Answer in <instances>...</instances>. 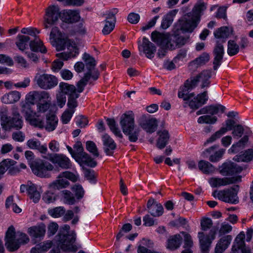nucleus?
Segmentation results:
<instances>
[{"label":"nucleus","mask_w":253,"mask_h":253,"mask_svg":"<svg viewBox=\"0 0 253 253\" xmlns=\"http://www.w3.org/2000/svg\"><path fill=\"white\" fill-rule=\"evenodd\" d=\"M211 77V70H204L197 75L191 81L187 80L184 84V86L181 87L178 92V96L180 98H183L185 101L183 105L184 107L188 106L193 110H196L205 104L208 99L207 91L198 94L196 97H194V93H188V90L195 87L199 82H202L201 87H208L210 84L209 81Z\"/></svg>","instance_id":"obj_1"},{"label":"nucleus","mask_w":253,"mask_h":253,"mask_svg":"<svg viewBox=\"0 0 253 253\" xmlns=\"http://www.w3.org/2000/svg\"><path fill=\"white\" fill-rule=\"evenodd\" d=\"M22 112L25 120L29 124L40 128H44L50 132L55 129L58 122L57 116L53 113H48L46 115L45 123L43 118H39L32 109L30 104L25 103L22 106Z\"/></svg>","instance_id":"obj_2"},{"label":"nucleus","mask_w":253,"mask_h":253,"mask_svg":"<svg viewBox=\"0 0 253 253\" xmlns=\"http://www.w3.org/2000/svg\"><path fill=\"white\" fill-rule=\"evenodd\" d=\"M58 246L63 251L76 252L81 246L76 243L77 233L73 229H71L68 225H64L60 229L58 235L56 237Z\"/></svg>","instance_id":"obj_3"},{"label":"nucleus","mask_w":253,"mask_h":253,"mask_svg":"<svg viewBox=\"0 0 253 253\" xmlns=\"http://www.w3.org/2000/svg\"><path fill=\"white\" fill-rule=\"evenodd\" d=\"M29 241L28 236L20 231H16L13 226H10L5 233V245L10 252L17 250L20 247Z\"/></svg>","instance_id":"obj_4"},{"label":"nucleus","mask_w":253,"mask_h":253,"mask_svg":"<svg viewBox=\"0 0 253 253\" xmlns=\"http://www.w3.org/2000/svg\"><path fill=\"white\" fill-rule=\"evenodd\" d=\"M134 118L132 111H128L121 116L120 125L123 132L128 135V139L131 142L138 139L139 130L134 128Z\"/></svg>","instance_id":"obj_5"},{"label":"nucleus","mask_w":253,"mask_h":253,"mask_svg":"<svg viewBox=\"0 0 253 253\" xmlns=\"http://www.w3.org/2000/svg\"><path fill=\"white\" fill-rule=\"evenodd\" d=\"M199 23L198 16L193 17L190 14L185 15L176 22L174 29L177 32L191 33L197 27Z\"/></svg>","instance_id":"obj_6"},{"label":"nucleus","mask_w":253,"mask_h":253,"mask_svg":"<svg viewBox=\"0 0 253 253\" xmlns=\"http://www.w3.org/2000/svg\"><path fill=\"white\" fill-rule=\"evenodd\" d=\"M36 84L41 88L48 90L56 86L58 80L56 77L48 74H37L34 79Z\"/></svg>","instance_id":"obj_7"},{"label":"nucleus","mask_w":253,"mask_h":253,"mask_svg":"<svg viewBox=\"0 0 253 253\" xmlns=\"http://www.w3.org/2000/svg\"><path fill=\"white\" fill-rule=\"evenodd\" d=\"M217 230L216 228H212L208 235H205L203 232H200L198 233V237L199 240L201 253H209L211 244L215 238Z\"/></svg>","instance_id":"obj_8"},{"label":"nucleus","mask_w":253,"mask_h":253,"mask_svg":"<svg viewBox=\"0 0 253 253\" xmlns=\"http://www.w3.org/2000/svg\"><path fill=\"white\" fill-rule=\"evenodd\" d=\"M239 189V186L236 185L230 189L220 190L217 193V197L218 199L225 202L237 204L239 202L237 197Z\"/></svg>","instance_id":"obj_9"},{"label":"nucleus","mask_w":253,"mask_h":253,"mask_svg":"<svg viewBox=\"0 0 253 253\" xmlns=\"http://www.w3.org/2000/svg\"><path fill=\"white\" fill-rule=\"evenodd\" d=\"M60 17L59 8L57 6L51 5L48 6L45 10L43 17V25L45 28L47 29L55 24Z\"/></svg>","instance_id":"obj_10"},{"label":"nucleus","mask_w":253,"mask_h":253,"mask_svg":"<svg viewBox=\"0 0 253 253\" xmlns=\"http://www.w3.org/2000/svg\"><path fill=\"white\" fill-rule=\"evenodd\" d=\"M31 168L35 174L41 177H46L48 176V171L52 170L53 166L47 162H35L32 164Z\"/></svg>","instance_id":"obj_11"},{"label":"nucleus","mask_w":253,"mask_h":253,"mask_svg":"<svg viewBox=\"0 0 253 253\" xmlns=\"http://www.w3.org/2000/svg\"><path fill=\"white\" fill-rule=\"evenodd\" d=\"M83 59L85 63L84 66L88 71L85 74H89V76L91 77L93 80H96L99 77V73L97 69H95L96 65L95 59L89 54L84 53Z\"/></svg>","instance_id":"obj_12"},{"label":"nucleus","mask_w":253,"mask_h":253,"mask_svg":"<svg viewBox=\"0 0 253 253\" xmlns=\"http://www.w3.org/2000/svg\"><path fill=\"white\" fill-rule=\"evenodd\" d=\"M241 180L242 176L238 175L231 177H212L209 179V182L212 187H217L239 183Z\"/></svg>","instance_id":"obj_13"},{"label":"nucleus","mask_w":253,"mask_h":253,"mask_svg":"<svg viewBox=\"0 0 253 253\" xmlns=\"http://www.w3.org/2000/svg\"><path fill=\"white\" fill-rule=\"evenodd\" d=\"M218 147V145H215L206 149L203 152L204 157H209V160L211 162H217L219 161L224 154L225 150L220 149L217 151H215V150L217 149Z\"/></svg>","instance_id":"obj_14"},{"label":"nucleus","mask_w":253,"mask_h":253,"mask_svg":"<svg viewBox=\"0 0 253 253\" xmlns=\"http://www.w3.org/2000/svg\"><path fill=\"white\" fill-rule=\"evenodd\" d=\"M49 160L63 169H70L72 167L70 159L63 154H55L50 156Z\"/></svg>","instance_id":"obj_15"},{"label":"nucleus","mask_w":253,"mask_h":253,"mask_svg":"<svg viewBox=\"0 0 253 253\" xmlns=\"http://www.w3.org/2000/svg\"><path fill=\"white\" fill-rule=\"evenodd\" d=\"M226 127H222L219 130L213 133L209 138H208L205 143V144L212 143L217 139L220 138L228 130L232 129V127L235 124V122L233 120L228 119L226 121Z\"/></svg>","instance_id":"obj_16"},{"label":"nucleus","mask_w":253,"mask_h":253,"mask_svg":"<svg viewBox=\"0 0 253 253\" xmlns=\"http://www.w3.org/2000/svg\"><path fill=\"white\" fill-rule=\"evenodd\" d=\"M151 39L158 45L166 48H169L168 47L170 43V39L168 34L161 33L156 31H153L151 34Z\"/></svg>","instance_id":"obj_17"},{"label":"nucleus","mask_w":253,"mask_h":253,"mask_svg":"<svg viewBox=\"0 0 253 253\" xmlns=\"http://www.w3.org/2000/svg\"><path fill=\"white\" fill-rule=\"evenodd\" d=\"M147 207L149 212L153 216L159 217L164 213V208L162 204L156 202L153 198L148 201Z\"/></svg>","instance_id":"obj_18"},{"label":"nucleus","mask_w":253,"mask_h":253,"mask_svg":"<svg viewBox=\"0 0 253 253\" xmlns=\"http://www.w3.org/2000/svg\"><path fill=\"white\" fill-rule=\"evenodd\" d=\"M243 168L234 163H224L222 165L220 173L224 176L232 175L241 172Z\"/></svg>","instance_id":"obj_19"},{"label":"nucleus","mask_w":253,"mask_h":253,"mask_svg":"<svg viewBox=\"0 0 253 253\" xmlns=\"http://www.w3.org/2000/svg\"><path fill=\"white\" fill-rule=\"evenodd\" d=\"M224 53L223 46L221 43H219V41H217L213 52L214 55L213 68L214 70H217L218 67L221 65Z\"/></svg>","instance_id":"obj_20"},{"label":"nucleus","mask_w":253,"mask_h":253,"mask_svg":"<svg viewBox=\"0 0 253 253\" xmlns=\"http://www.w3.org/2000/svg\"><path fill=\"white\" fill-rule=\"evenodd\" d=\"M173 39H170V44L168 46L170 50H173L176 47H181L188 41V38L187 37L178 36L179 32H177L175 29L173 30Z\"/></svg>","instance_id":"obj_21"},{"label":"nucleus","mask_w":253,"mask_h":253,"mask_svg":"<svg viewBox=\"0 0 253 253\" xmlns=\"http://www.w3.org/2000/svg\"><path fill=\"white\" fill-rule=\"evenodd\" d=\"M61 17L62 20L67 23L76 22L80 18L79 13L76 10H65L63 11Z\"/></svg>","instance_id":"obj_22"},{"label":"nucleus","mask_w":253,"mask_h":253,"mask_svg":"<svg viewBox=\"0 0 253 253\" xmlns=\"http://www.w3.org/2000/svg\"><path fill=\"white\" fill-rule=\"evenodd\" d=\"M142 47L143 51L147 58L152 59L154 57L156 51V47L146 37H144L142 39Z\"/></svg>","instance_id":"obj_23"},{"label":"nucleus","mask_w":253,"mask_h":253,"mask_svg":"<svg viewBox=\"0 0 253 253\" xmlns=\"http://www.w3.org/2000/svg\"><path fill=\"white\" fill-rule=\"evenodd\" d=\"M183 240V248L184 250L181 253H193L192 248L194 245V242L191 236L185 232H180Z\"/></svg>","instance_id":"obj_24"},{"label":"nucleus","mask_w":253,"mask_h":253,"mask_svg":"<svg viewBox=\"0 0 253 253\" xmlns=\"http://www.w3.org/2000/svg\"><path fill=\"white\" fill-rule=\"evenodd\" d=\"M102 141L104 146V151L107 155H112L114 150L116 148L114 141L108 134H105L102 136Z\"/></svg>","instance_id":"obj_25"},{"label":"nucleus","mask_w":253,"mask_h":253,"mask_svg":"<svg viewBox=\"0 0 253 253\" xmlns=\"http://www.w3.org/2000/svg\"><path fill=\"white\" fill-rule=\"evenodd\" d=\"M209 60V54L206 52H204L198 57L190 62L189 66L191 69L195 70L206 64Z\"/></svg>","instance_id":"obj_26"},{"label":"nucleus","mask_w":253,"mask_h":253,"mask_svg":"<svg viewBox=\"0 0 253 253\" xmlns=\"http://www.w3.org/2000/svg\"><path fill=\"white\" fill-rule=\"evenodd\" d=\"M115 22L116 17L115 14L110 12L106 17L105 24L102 30V33L104 35H108L113 31L115 27Z\"/></svg>","instance_id":"obj_27"},{"label":"nucleus","mask_w":253,"mask_h":253,"mask_svg":"<svg viewBox=\"0 0 253 253\" xmlns=\"http://www.w3.org/2000/svg\"><path fill=\"white\" fill-rule=\"evenodd\" d=\"M230 235H227L221 238L216 245L215 253H222L229 246L232 240Z\"/></svg>","instance_id":"obj_28"},{"label":"nucleus","mask_w":253,"mask_h":253,"mask_svg":"<svg viewBox=\"0 0 253 253\" xmlns=\"http://www.w3.org/2000/svg\"><path fill=\"white\" fill-rule=\"evenodd\" d=\"M7 127H3V129L7 130L13 128L19 129L22 128L23 122L22 117L19 114H17L14 117L9 118L6 125Z\"/></svg>","instance_id":"obj_29"},{"label":"nucleus","mask_w":253,"mask_h":253,"mask_svg":"<svg viewBox=\"0 0 253 253\" xmlns=\"http://www.w3.org/2000/svg\"><path fill=\"white\" fill-rule=\"evenodd\" d=\"M21 98V93L17 91H11L3 95L1 101L5 104H12L17 102Z\"/></svg>","instance_id":"obj_30"},{"label":"nucleus","mask_w":253,"mask_h":253,"mask_svg":"<svg viewBox=\"0 0 253 253\" xmlns=\"http://www.w3.org/2000/svg\"><path fill=\"white\" fill-rule=\"evenodd\" d=\"M159 138L157 141V146L160 149H162L165 147L168 144L169 138V135L168 131L163 130L158 132Z\"/></svg>","instance_id":"obj_31"},{"label":"nucleus","mask_w":253,"mask_h":253,"mask_svg":"<svg viewBox=\"0 0 253 253\" xmlns=\"http://www.w3.org/2000/svg\"><path fill=\"white\" fill-rule=\"evenodd\" d=\"M29 45L32 51H39L42 53H45L47 52L46 48L43 45L42 42L38 38H35L34 40L31 41Z\"/></svg>","instance_id":"obj_32"},{"label":"nucleus","mask_w":253,"mask_h":253,"mask_svg":"<svg viewBox=\"0 0 253 253\" xmlns=\"http://www.w3.org/2000/svg\"><path fill=\"white\" fill-rule=\"evenodd\" d=\"M182 237L181 234H177L171 236L167 242V248L174 250L178 248L181 243Z\"/></svg>","instance_id":"obj_33"},{"label":"nucleus","mask_w":253,"mask_h":253,"mask_svg":"<svg viewBox=\"0 0 253 253\" xmlns=\"http://www.w3.org/2000/svg\"><path fill=\"white\" fill-rule=\"evenodd\" d=\"M140 126L147 132L152 133L154 132L157 128V120L154 118L146 120L140 123Z\"/></svg>","instance_id":"obj_34"},{"label":"nucleus","mask_w":253,"mask_h":253,"mask_svg":"<svg viewBox=\"0 0 253 253\" xmlns=\"http://www.w3.org/2000/svg\"><path fill=\"white\" fill-rule=\"evenodd\" d=\"M68 50L69 52L59 53L56 54V56L63 60H67L71 58L75 57L79 54L78 49L75 46H70V48L68 47Z\"/></svg>","instance_id":"obj_35"},{"label":"nucleus","mask_w":253,"mask_h":253,"mask_svg":"<svg viewBox=\"0 0 253 253\" xmlns=\"http://www.w3.org/2000/svg\"><path fill=\"white\" fill-rule=\"evenodd\" d=\"M29 234L33 238H38L44 236L45 233V226H34L28 229Z\"/></svg>","instance_id":"obj_36"},{"label":"nucleus","mask_w":253,"mask_h":253,"mask_svg":"<svg viewBox=\"0 0 253 253\" xmlns=\"http://www.w3.org/2000/svg\"><path fill=\"white\" fill-rule=\"evenodd\" d=\"M30 38L28 36L19 35L17 37L16 44L19 50L24 51L28 48Z\"/></svg>","instance_id":"obj_37"},{"label":"nucleus","mask_w":253,"mask_h":253,"mask_svg":"<svg viewBox=\"0 0 253 253\" xmlns=\"http://www.w3.org/2000/svg\"><path fill=\"white\" fill-rule=\"evenodd\" d=\"M253 158V150L248 149L243 154L235 156L233 160L237 162H248Z\"/></svg>","instance_id":"obj_38"},{"label":"nucleus","mask_w":253,"mask_h":253,"mask_svg":"<svg viewBox=\"0 0 253 253\" xmlns=\"http://www.w3.org/2000/svg\"><path fill=\"white\" fill-rule=\"evenodd\" d=\"M59 88L61 93L64 94H68L71 96L74 93H78L75 86L74 85L69 84L66 83L61 82L59 84Z\"/></svg>","instance_id":"obj_39"},{"label":"nucleus","mask_w":253,"mask_h":253,"mask_svg":"<svg viewBox=\"0 0 253 253\" xmlns=\"http://www.w3.org/2000/svg\"><path fill=\"white\" fill-rule=\"evenodd\" d=\"M28 195L35 203H38L41 199V194L38 191L36 186L32 183L29 187Z\"/></svg>","instance_id":"obj_40"},{"label":"nucleus","mask_w":253,"mask_h":253,"mask_svg":"<svg viewBox=\"0 0 253 253\" xmlns=\"http://www.w3.org/2000/svg\"><path fill=\"white\" fill-rule=\"evenodd\" d=\"M51 106V101L39 102L37 104V112H33L39 116V118H42L41 114L47 112Z\"/></svg>","instance_id":"obj_41"},{"label":"nucleus","mask_w":253,"mask_h":253,"mask_svg":"<svg viewBox=\"0 0 253 253\" xmlns=\"http://www.w3.org/2000/svg\"><path fill=\"white\" fill-rule=\"evenodd\" d=\"M198 167L203 173L209 174L215 170L214 166L208 161L202 160L198 163Z\"/></svg>","instance_id":"obj_42"},{"label":"nucleus","mask_w":253,"mask_h":253,"mask_svg":"<svg viewBox=\"0 0 253 253\" xmlns=\"http://www.w3.org/2000/svg\"><path fill=\"white\" fill-rule=\"evenodd\" d=\"M176 13V10L171 11L163 17L161 25L163 29H166L170 26L173 21V16Z\"/></svg>","instance_id":"obj_43"},{"label":"nucleus","mask_w":253,"mask_h":253,"mask_svg":"<svg viewBox=\"0 0 253 253\" xmlns=\"http://www.w3.org/2000/svg\"><path fill=\"white\" fill-rule=\"evenodd\" d=\"M80 163L94 168L97 165V162L86 153L77 160Z\"/></svg>","instance_id":"obj_44"},{"label":"nucleus","mask_w":253,"mask_h":253,"mask_svg":"<svg viewBox=\"0 0 253 253\" xmlns=\"http://www.w3.org/2000/svg\"><path fill=\"white\" fill-rule=\"evenodd\" d=\"M15 164L16 162L11 159H5L1 162L0 163V179L5 172Z\"/></svg>","instance_id":"obj_45"},{"label":"nucleus","mask_w":253,"mask_h":253,"mask_svg":"<svg viewBox=\"0 0 253 253\" xmlns=\"http://www.w3.org/2000/svg\"><path fill=\"white\" fill-rule=\"evenodd\" d=\"M56 49L58 51L65 49L66 47L70 48V46H73L70 40L68 39H60L56 40L55 42Z\"/></svg>","instance_id":"obj_46"},{"label":"nucleus","mask_w":253,"mask_h":253,"mask_svg":"<svg viewBox=\"0 0 253 253\" xmlns=\"http://www.w3.org/2000/svg\"><path fill=\"white\" fill-rule=\"evenodd\" d=\"M214 35L217 39H225L230 35L229 30L227 27H221L214 31Z\"/></svg>","instance_id":"obj_47"},{"label":"nucleus","mask_w":253,"mask_h":253,"mask_svg":"<svg viewBox=\"0 0 253 253\" xmlns=\"http://www.w3.org/2000/svg\"><path fill=\"white\" fill-rule=\"evenodd\" d=\"M207 114L211 115L217 114L218 112L223 113L225 110V107L220 104L215 105H211L206 106Z\"/></svg>","instance_id":"obj_48"},{"label":"nucleus","mask_w":253,"mask_h":253,"mask_svg":"<svg viewBox=\"0 0 253 253\" xmlns=\"http://www.w3.org/2000/svg\"><path fill=\"white\" fill-rule=\"evenodd\" d=\"M107 123L111 130L116 136L122 138V134L119 128L116 126V122L114 119H107Z\"/></svg>","instance_id":"obj_49"},{"label":"nucleus","mask_w":253,"mask_h":253,"mask_svg":"<svg viewBox=\"0 0 253 253\" xmlns=\"http://www.w3.org/2000/svg\"><path fill=\"white\" fill-rule=\"evenodd\" d=\"M59 179L55 180L52 184H50V187L54 189H60L65 188L69 185V183L68 181L63 178H58Z\"/></svg>","instance_id":"obj_50"},{"label":"nucleus","mask_w":253,"mask_h":253,"mask_svg":"<svg viewBox=\"0 0 253 253\" xmlns=\"http://www.w3.org/2000/svg\"><path fill=\"white\" fill-rule=\"evenodd\" d=\"M239 51V45L234 41L229 40L228 42L227 53L230 56L237 54Z\"/></svg>","instance_id":"obj_51"},{"label":"nucleus","mask_w":253,"mask_h":253,"mask_svg":"<svg viewBox=\"0 0 253 253\" xmlns=\"http://www.w3.org/2000/svg\"><path fill=\"white\" fill-rule=\"evenodd\" d=\"M65 210L62 207H57L48 210L49 214L54 218L61 217L65 213Z\"/></svg>","instance_id":"obj_52"},{"label":"nucleus","mask_w":253,"mask_h":253,"mask_svg":"<svg viewBox=\"0 0 253 253\" xmlns=\"http://www.w3.org/2000/svg\"><path fill=\"white\" fill-rule=\"evenodd\" d=\"M91 78V77L89 76V74H85L84 77L78 82L77 84V89H76L78 93L83 92L84 86L86 85Z\"/></svg>","instance_id":"obj_53"},{"label":"nucleus","mask_w":253,"mask_h":253,"mask_svg":"<svg viewBox=\"0 0 253 253\" xmlns=\"http://www.w3.org/2000/svg\"><path fill=\"white\" fill-rule=\"evenodd\" d=\"M216 117H212L210 115H204L200 117L198 119V122L199 124H213L217 121Z\"/></svg>","instance_id":"obj_54"},{"label":"nucleus","mask_w":253,"mask_h":253,"mask_svg":"<svg viewBox=\"0 0 253 253\" xmlns=\"http://www.w3.org/2000/svg\"><path fill=\"white\" fill-rule=\"evenodd\" d=\"M79 97V93H74L71 96H69L67 102V106L69 110H74L78 106L77 99Z\"/></svg>","instance_id":"obj_55"},{"label":"nucleus","mask_w":253,"mask_h":253,"mask_svg":"<svg viewBox=\"0 0 253 253\" xmlns=\"http://www.w3.org/2000/svg\"><path fill=\"white\" fill-rule=\"evenodd\" d=\"M64 202L69 205H73L76 202V199L73 194L69 191H63Z\"/></svg>","instance_id":"obj_56"},{"label":"nucleus","mask_w":253,"mask_h":253,"mask_svg":"<svg viewBox=\"0 0 253 253\" xmlns=\"http://www.w3.org/2000/svg\"><path fill=\"white\" fill-rule=\"evenodd\" d=\"M10 117L7 116V109L6 108H2L0 109V119L1 125L2 128L3 127H7V126L5 125Z\"/></svg>","instance_id":"obj_57"},{"label":"nucleus","mask_w":253,"mask_h":253,"mask_svg":"<svg viewBox=\"0 0 253 253\" xmlns=\"http://www.w3.org/2000/svg\"><path fill=\"white\" fill-rule=\"evenodd\" d=\"M57 198L56 195L53 192L47 191L42 196V200L46 203L49 204L54 202Z\"/></svg>","instance_id":"obj_58"},{"label":"nucleus","mask_w":253,"mask_h":253,"mask_svg":"<svg viewBox=\"0 0 253 253\" xmlns=\"http://www.w3.org/2000/svg\"><path fill=\"white\" fill-rule=\"evenodd\" d=\"M206 9V5L204 3H200L196 4L193 9V13L191 15L193 17L198 16L199 21H200L201 13Z\"/></svg>","instance_id":"obj_59"},{"label":"nucleus","mask_w":253,"mask_h":253,"mask_svg":"<svg viewBox=\"0 0 253 253\" xmlns=\"http://www.w3.org/2000/svg\"><path fill=\"white\" fill-rule=\"evenodd\" d=\"M86 149L95 157L99 156L97 148L95 144L91 141H88L86 143Z\"/></svg>","instance_id":"obj_60"},{"label":"nucleus","mask_w":253,"mask_h":253,"mask_svg":"<svg viewBox=\"0 0 253 253\" xmlns=\"http://www.w3.org/2000/svg\"><path fill=\"white\" fill-rule=\"evenodd\" d=\"M248 136L246 135L244 136L236 144H233L232 146L231 149L233 152L238 151V150L237 149V148H244L245 144L248 141Z\"/></svg>","instance_id":"obj_61"},{"label":"nucleus","mask_w":253,"mask_h":253,"mask_svg":"<svg viewBox=\"0 0 253 253\" xmlns=\"http://www.w3.org/2000/svg\"><path fill=\"white\" fill-rule=\"evenodd\" d=\"M26 100L29 103L34 105L35 101H39V91H33L30 92L26 96Z\"/></svg>","instance_id":"obj_62"},{"label":"nucleus","mask_w":253,"mask_h":253,"mask_svg":"<svg viewBox=\"0 0 253 253\" xmlns=\"http://www.w3.org/2000/svg\"><path fill=\"white\" fill-rule=\"evenodd\" d=\"M74 148L76 152L75 157H77L78 160L80 158L82 155L86 153L84 152V148L81 142L78 141L76 142L74 145Z\"/></svg>","instance_id":"obj_63"},{"label":"nucleus","mask_w":253,"mask_h":253,"mask_svg":"<svg viewBox=\"0 0 253 253\" xmlns=\"http://www.w3.org/2000/svg\"><path fill=\"white\" fill-rule=\"evenodd\" d=\"M74 110H67L62 114L61 120L63 124H67L71 120L73 114L74 113Z\"/></svg>","instance_id":"obj_64"}]
</instances>
